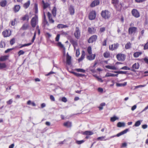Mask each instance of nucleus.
<instances>
[{"mask_svg":"<svg viewBox=\"0 0 148 148\" xmlns=\"http://www.w3.org/2000/svg\"><path fill=\"white\" fill-rule=\"evenodd\" d=\"M111 13L107 10H103L101 13V16L105 19H108L111 16Z\"/></svg>","mask_w":148,"mask_h":148,"instance_id":"1","label":"nucleus"},{"mask_svg":"<svg viewBox=\"0 0 148 148\" xmlns=\"http://www.w3.org/2000/svg\"><path fill=\"white\" fill-rule=\"evenodd\" d=\"M112 3L114 5L117 11L121 10L122 5L121 3L119 2V0H112Z\"/></svg>","mask_w":148,"mask_h":148,"instance_id":"2","label":"nucleus"},{"mask_svg":"<svg viewBox=\"0 0 148 148\" xmlns=\"http://www.w3.org/2000/svg\"><path fill=\"white\" fill-rule=\"evenodd\" d=\"M38 21V16L37 15H35V16L32 18L31 21V23L32 27L33 28L36 27Z\"/></svg>","mask_w":148,"mask_h":148,"instance_id":"3","label":"nucleus"},{"mask_svg":"<svg viewBox=\"0 0 148 148\" xmlns=\"http://www.w3.org/2000/svg\"><path fill=\"white\" fill-rule=\"evenodd\" d=\"M116 57L117 60L120 61H123L126 58L125 55L121 53L118 54L116 55Z\"/></svg>","mask_w":148,"mask_h":148,"instance_id":"4","label":"nucleus"},{"mask_svg":"<svg viewBox=\"0 0 148 148\" xmlns=\"http://www.w3.org/2000/svg\"><path fill=\"white\" fill-rule=\"evenodd\" d=\"M96 16V13L95 11V10L91 11L89 14V19L90 20H94Z\"/></svg>","mask_w":148,"mask_h":148,"instance_id":"5","label":"nucleus"},{"mask_svg":"<svg viewBox=\"0 0 148 148\" xmlns=\"http://www.w3.org/2000/svg\"><path fill=\"white\" fill-rule=\"evenodd\" d=\"M128 131L129 129H126L123 131H122L117 134L116 135L111 136L110 138H112L114 137H119L121 136L126 133Z\"/></svg>","mask_w":148,"mask_h":148,"instance_id":"6","label":"nucleus"},{"mask_svg":"<svg viewBox=\"0 0 148 148\" xmlns=\"http://www.w3.org/2000/svg\"><path fill=\"white\" fill-rule=\"evenodd\" d=\"M11 31L9 29H6L2 32V34L4 37H8L11 34Z\"/></svg>","mask_w":148,"mask_h":148,"instance_id":"7","label":"nucleus"},{"mask_svg":"<svg viewBox=\"0 0 148 148\" xmlns=\"http://www.w3.org/2000/svg\"><path fill=\"white\" fill-rule=\"evenodd\" d=\"M119 45V44L117 43H114L109 46V49L110 50L112 51L118 48Z\"/></svg>","mask_w":148,"mask_h":148,"instance_id":"8","label":"nucleus"},{"mask_svg":"<svg viewBox=\"0 0 148 148\" xmlns=\"http://www.w3.org/2000/svg\"><path fill=\"white\" fill-rule=\"evenodd\" d=\"M97 39V36L96 35H93L90 37L88 40V43H92L96 41Z\"/></svg>","mask_w":148,"mask_h":148,"instance_id":"9","label":"nucleus"},{"mask_svg":"<svg viewBox=\"0 0 148 148\" xmlns=\"http://www.w3.org/2000/svg\"><path fill=\"white\" fill-rule=\"evenodd\" d=\"M93 134L92 132L90 131H86L84 132L83 133V134L84 135H86L85 137V138L86 139H88L90 138V135H91Z\"/></svg>","mask_w":148,"mask_h":148,"instance_id":"10","label":"nucleus"},{"mask_svg":"<svg viewBox=\"0 0 148 148\" xmlns=\"http://www.w3.org/2000/svg\"><path fill=\"white\" fill-rule=\"evenodd\" d=\"M132 15L136 18H138L140 16L139 13L136 9H133L132 11Z\"/></svg>","mask_w":148,"mask_h":148,"instance_id":"11","label":"nucleus"},{"mask_svg":"<svg viewBox=\"0 0 148 148\" xmlns=\"http://www.w3.org/2000/svg\"><path fill=\"white\" fill-rule=\"evenodd\" d=\"M71 57L68 53H67L66 56V63L68 65H70L71 64Z\"/></svg>","mask_w":148,"mask_h":148,"instance_id":"12","label":"nucleus"},{"mask_svg":"<svg viewBox=\"0 0 148 148\" xmlns=\"http://www.w3.org/2000/svg\"><path fill=\"white\" fill-rule=\"evenodd\" d=\"M139 67V64L138 63H135L132 66V71H135V70L138 69Z\"/></svg>","mask_w":148,"mask_h":148,"instance_id":"13","label":"nucleus"},{"mask_svg":"<svg viewBox=\"0 0 148 148\" xmlns=\"http://www.w3.org/2000/svg\"><path fill=\"white\" fill-rule=\"evenodd\" d=\"M74 35L75 38L77 39H79L80 36V31L78 28H77L75 32L74 33Z\"/></svg>","mask_w":148,"mask_h":148,"instance_id":"14","label":"nucleus"},{"mask_svg":"<svg viewBox=\"0 0 148 148\" xmlns=\"http://www.w3.org/2000/svg\"><path fill=\"white\" fill-rule=\"evenodd\" d=\"M99 0H95L91 3L90 6L91 7H93L99 5Z\"/></svg>","mask_w":148,"mask_h":148,"instance_id":"15","label":"nucleus"},{"mask_svg":"<svg viewBox=\"0 0 148 148\" xmlns=\"http://www.w3.org/2000/svg\"><path fill=\"white\" fill-rule=\"evenodd\" d=\"M69 10L70 14L73 15L75 13V9L74 7L71 5L69 6Z\"/></svg>","mask_w":148,"mask_h":148,"instance_id":"16","label":"nucleus"},{"mask_svg":"<svg viewBox=\"0 0 148 148\" xmlns=\"http://www.w3.org/2000/svg\"><path fill=\"white\" fill-rule=\"evenodd\" d=\"M96 57V54H90V55L87 56H86V58L89 60H92L95 59Z\"/></svg>","mask_w":148,"mask_h":148,"instance_id":"17","label":"nucleus"},{"mask_svg":"<svg viewBox=\"0 0 148 148\" xmlns=\"http://www.w3.org/2000/svg\"><path fill=\"white\" fill-rule=\"evenodd\" d=\"M85 56V53L84 50L82 51V54L81 57L78 60L79 62H80L82 61L84 58Z\"/></svg>","mask_w":148,"mask_h":148,"instance_id":"18","label":"nucleus"},{"mask_svg":"<svg viewBox=\"0 0 148 148\" xmlns=\"http://www.w3.org/2000/svg\"><path fill=\"white\" fill-rule=\"evenodd\" d=\"M44 18L42 23V25L44 27H47L48 26L49 24L47 21L46 20V17L45 14H44Z\"/></svg>","mask_w":148,"mask_h":148,"instance_id":"19","label":"nucleus"},{"mask_svg":"<svg viewBox=\"0 0 148 148\" xmlns=\"http://www.w3.org/2000/svg\"><path fill=\"white\" fill-rule=\"evenodd\" d=\"M9 57V55H5L1 56L0 57V61H4L8 59Z\"/></svg>","mask_w":148,"mask_h":148,"instance_id":"20","label":"nucleus"},{"mask_svg":"<svg viewBox=\"0 0 148 148\" xmlns=\"http://www.w3.org/2000/svg\"><path fill=\"white\" fill-rule=\"evenodd\" d=\"M64 126L67 127H70L72 126V123L69 121L65 122L63 124Z\"/></svg>","mask_w":148,"mask_h":148,"instance_id":"21","label":"nucleus"},{"mask_svg":"<svg viewBox=\"0 0 148 148\" xmlns=\"http://www.w3.org/2000/svg\"><path fill=\"white\" fill-rule=\"evenodd\" d=\"M47 16L50 22L53 23L54 21L52 19L51 14L49 12H48L47 13Z\"/></svg>","mask_w":148,"mask_h":148,"instance_id":"22","label":"nucleus"},{"mask_svg":"<svg viewBox=\"0 0 148 148\" xmlns=\"http://www.w3.org/2000/svg\"><path fill=\"white\" fill-rule=\"evenodd\" d=\"M136 28H129L128 32L130 34H132L134 33L136 31Z\"/></svg>","mask_w":148,"mask_h":148,"instance_id":"23","label":"nucleus"},{"mask_svg":"<svg viewBox=\"0 0 148 148\" xmlns=\"http://www.w3.org/2000/svg\"><path fill=\"white\" fill-rule=\"evenodd\" d=\"M105 67L106 68L108 69H110L114 70H115L116 69V67L114 65H112V66L107 65L105 66Z\"/></svg>","mask_w":148,"mask_h":148,"instance_id":"24","label":"nucleus"},{"mask_svg":"<svg viewBox=\"0 0 148 148\" xmlns=\"http://www.w3.org/2000/svg\"><path fill=\"white\" fill-rule=\"evenodd\" d=\"M125 126V123L124 122H118L117 125L118 127H124Z\"/></svg>","mask_w":148,"mask_h":148,"instance_id":"25","label":"nucleus"},{"mask_svg":"<svg viewBox=\"0 0 148 148\" xmlns=\"http://www.w3.org/2000/svg\"><path fill=\"white\" fill-rule=\"evenodd\" d=\"M103 56L104 58H108L110 57V54L109 52L106 51L104 53Z\"/></svg>","mask_w":148,"mask_h":148,"instance_id":"26","label":"nucleus"},{"mask_svg":"<svg viewBox=\"0 0 148 148\" xmlns=\"http://www.w3.org/2000/svg\"><path fill=\"white\" fill-rule=\"evenodd\" d=\"M88 32L90 34H94L96 31L95 28H88Z\"/></svg>","mask_w":148,"mask_h":148,"instance_id":"27","label":"nucleus"},{"mask_svg":"<svg viewBox=\"0 0 148 148\" xmlns=\"http://www.w3.org/2000/svg\"><path fill=\"white\" fill-rule=\"evenodd\" d=\"M142 53L141 52H136L134 53L133 54L134 57V58H137Z\"/></svg>","mask_w":148,"mask_h":148,"instance_id":"28","label":"nucleus"},{"mask_svg":"<svg viewBox=\"0 0 148 148\" xmlns=\"http://www.w3.org/2000/svg\"><path fill=\"white\" fill-rule=\"evenodd\" d=\"M7 3V1L5 0H3L0 2V5L2 7L5 6Z\"/></svg>","mask_w":148,"mask_h":148,"instance_id":"29","label":"nucleus"},{"mask_svg":"<svg viewBox=\"0 0 148 148\" xmlns=\"http://www.w3.org/2000/svg\"><path fill=\"white\" fill-rule=\"evenodd\" d=\"M57 46L58 47H60V48L63 49L65 50V47H64V45L61 43L60 42H58L57 43Z\"/></svg>","mask_w":148,"mask_h":148,"instance_id":"30","label":"nucleus"},{"mask_svg":"<svg viewBox=\"0 0 148 148\" xmlns=\"http://www.w3.org/2000/svg\"><path fill=\"white\" fill-rule=\"evenodd\" d=\"M131 44L130 42H128L125 45V48L126 49H130L131 47Z\"/></svg>","mask_w":148,"mask_h":148,"instance_id":"31","label":"nucleus"},{"mask_svg":"<svg viewBox=\"0 0 148 148\" xmlns=\"http://www.w3.org/2000/svg\"><path fill=\"white\" fill-rule=\"evenodd\" d=\"M7 67V65L5 63H0V69H2L4 68H6Z\"/></svg>","mask_w":148,"mask_h":148,"instance_id":"32","label":"nucleus"},{"mask_svg":"<svg viewBox=\"0 0 148 148\" xmlns=\"http://www.w3.org/2000/svg\"><path fill=\"white\" fill-rule=\"evenodd\" d=\"M20 7L19 5H16L14 8V11L15 12H18L19 10Z\"/></svg>","mask_w":148,"mask_h":148,"instance_id":"33","label":"nucleus"},{"mask_svg":"<svg viewBox=\"0 0 148 148\" xmlns=\"http://www.w3.org/2000/svg\"><path fill=\"white\" fill-rule=\"evenodd\" d=\"M69 27H70V26L66 25H64L62 24H58L57 26V28H66Z\"/></svg>","mask_w":148,"mask_h":148,"instance_id":"34","label":"nucleus"},{"mask_svg":"<svg viewBox=\"0 0 148 148\" xmlns=\"http://www.w3.org/2000/svg\"><path fill=\"white\" fill-rule=\"evenodd\" d=\"M73 73L77 77H82L83 76H85V75L84 74H80L79 73H76L74 72H73Z\"/></svg>","mask_w":148,"mask_h":148,"instance_id":"35","label":"nucleus"},{"mask_svg":"<svg viewBox=\"0 0 148 148\" xmlns=\"http://www.w3.org/2000/svg\"><path fill=\"white\" fill-rule=\"evenodd\" d=\"M30 4V1L29 0L27 1V2L26 3H25L23 5L24 7L25 8H27L29 6V5Z\"/></svg>","mask_w":148,"mask_h":148,"instance_id":"36","label":"nucleus"},{"mask_svg":"<svg viewBox=\"0 0 148 148\" xmlns=\"http://www.w3.org/2000/svg\"><path fill=\"white\" fill-rule=\"evenodd\" d=\"M87 51L89 54L90 55L92 54V48L91 46H90L88 47L87 49Z\"/></svg>","mask_w":148,"mask_h":148,"instance_id":"37","label":"nucleus"},{"mask_svg":"<svg viewBox=\"0 0 148 148\" xmlns=\"http://www.w3.org/2000/svg\"><path fill=\"white\" fill-rule=\"evenodd\" d=\"M127 84L126 82H124L123 83H118L116 84V86L117 87H120L121 86H125Z\"/></svg>","mask_w":148,"mask_h":148,"instance_id":"38","label":"nucleus"},{"mask_svg":"<svg viewBox=\"0 0 148 148\" xmlns=\"http://www.w3.org/2000/svg\"><path fill=\"white\" fill-rule=\"evenodd\" d=\"M56 8L55 7H54L52 10V14L53 15V16L54 17H55L56 16Z\"/></svg>","mask_w":148,"mask_h":148,"instance_id":"39","label":"nucleus"},{"mask_svg":"<svg viewBox=\"0 0 148 148\" xmlns=\"http://www.w3.org/2000/svg\"><path fill=\"white\" fill-rule=\"evenodd\" d=\"M42 2L43 4V7L45 9L49 6V4L48 3H45L43 1H42Z\"/></svg>","mask_w":148,"mask_h":148,"instance_id":"40","label":"nucleus"},{"mask_svg":"<svg viewBox=\"0 0 148 148\" xmlns=\"http://www.w3.org/2000/svg\"><path fill=\"white\" fill-rule=\"evenodd\" d=\"M22 19L23 21L26 20L28 21L29 20V17L27 15H25L22 17Z\"/></svg>","mask_w":148,"mask_h":148,"instance_id":"41","label":"nucleus"},{"mask_svg":"<svg viewBox=\"0 0 148 148\" xmlns=\"http://www.w3.org/2000/svg\"><path fill=\"white\" fill-rule=\"evenodd\" d=\"M141 121L138 120L135 123L134 126L136 127H138L141 124Z\"/></svg>","mask_w":148,"mask_h":148,"instance_id":"42","label":"nucleus"},{"mask_svg":"<svg viewBox=\"0 0 148 148\" xmlns=\"http://www.w3.org/2000/svg\"><path fill=\"white\" fill-rule=\"evenodd\" d=\"M114 73L118 74H125L126 73V72L125 71H114Z\"/></svg>","mask_w":148,"mask_h":148,"instance_id":"43","label":"nucleus"},{"mask_svg":"<svg viewBox=\"0 0 148 148\" xmlns=\"http://www.w3.org/2000/svg\"><path fill=\"white\" fill-rule=\"evenodd\" d=\"M118 119V117L114 116L111 118L110 121L112 122H113Z\"/></svg>","mask_w":148,"mask_h":148,"instance_id":"44","label":"nucleus"},{"mask_svg":"<svg viewBox=\"0 0 148 148\" xmlns=\"http://www.w3.org/2000/svg\"><path fill=\"white\" fill-rule=\"evenodd\" d=\"M76 71L78 72L84 73L85 70L82 69H75Z\"/></svg>","mask_w":148,"mask_h":148,"instance_id":"45","label":"nucleus"},{"mask_svg":"<svg viewBox=\"0 0 148 148\" xmlns=\"http://www.w3.org/2000/svg\"><path fill=\"white\" fill-rule=\"evenodd\" d=\"M25 52L22 50H20L18 53V56H20L24 54Z\"/></svg>","mask_w":148,"mask_h":148,"instance_id":"46","label":"nucleus"},{"mask_svg":"<svg viewBox=\"0 0 148 148\" xmlns=\"http://www.w3.org/2000/svg\"><path fill=\"white\" fill-rule=\"evenodd\" d=\"M32 44V43H28L27 44H25L23 45H21V46L19 47V48H21L23 47L29 46Z\"/></svg>","mask_w":148,"mask_h":148,"instance_id":"47","label":"nucleus"},{"mask_svg":"<svg viewBox=\"0 0 148 148\" xmlns=\"http://www.w3.org/2000/svg\"><path fill=\"white\" fill-rule=\"evenodd\" d=\"M5 42L3 41H1L0 43V47L1 48H3L5 47Z\"/></svg>","mask_w":148,"mask_h":148,"instance_id":"48","label":"nucleus"},{"mask_svg":"<svg viewBox=\"0 0 148 148\" xmlns=\"http://www.w3.org/2000/svg\"><path fill=\"white\" fill-rule=\"evenodd\" d=\"M15 42V38H13L10 41V44L11 45H13Z\"/></svg>","mask_w":148,"mask_h":148,"instance_id":"49","label":"nucleus"},{"mask_svg":"<svg viewBox=\"0 0 148 148\" xmlns=\"http://www.w3.org/2000/svg\"><path fill=\"white\" fill-rule=\"evenodd\" d=\"M80 54L79 50V49H77L76 50L75 56L76 57H78Z\"/></svg>","mask_w":148,"mask_h":148,"instance_id":"50","label":"nucleus"},{"mask_svg":"<svg viewBox=\"0 0 148 148\" xmlns=\"http://www.w3.org/2000/svg\"><path fill=\"white\" fill-rule=\"evenodd\" d=\"M71 43L73 45L74 48H75V47L77 46V42L74 40H73L71 41Z\"/></svg>","mask_w":148,"mask_h":148,"instance_id":"51","label":"nucleus"},{"mask_svg":"<svg viewBox=\"0 0 148 148\" xmlns=\"http://www.w3.org/2000/svg\"><path fill=\"white\" fill-rule=\"evenodd\" d=\"M84 140H77L76 141V143L77 144L79 145L81 144L84 142Z\"/></svg>","mask_w":148,"mask_h":148,"instance_id":"52","label":"nucleus"},{"mask_svg":"<svg viewBox=\"0 0 148 148\" xmlns=\"http://www.w3.org/2000/svg\"><path fill=\"white\" fill-rule=\"evenodd\" d=\"M60 38V34H57L55 38V41L57 42H58Z\"/></svg>","mask_w":148,"mask_h":148,"instance_id":"53","label":"nucleus"},{"mask_svg":"<svg viewBox=\"0 0 148 148\" xmlns=\"http://www.w3.org/2000/svg\"><path fill=\"white\" fill-rule=\"evenodd\" d=\"M121 69L129 70L130 68L127 66H124L120 69Z\"/></svg>","mask_w":148,"mask_h":148,"instance_id":"54","label":"nucleus"},{"mask_svg":"<svg viewBox=\"0 0 148 148\" xmlns=\"http://www.w3.org/2000/svg\"><path fill=\"white\" fill-rule=\"evenodd\" d=\"M13 102L12 99H11L6 102V103L8 105H10Z\"/></svg>","mask_w":148,"mask_h":148,"instance_id":"55","label":"nucleus"},{"mask_svg":"<svg viewBox=\"0 0 148 148\" xmlns=\"http://www.w3.org/2000/svg\"><path fill=\"white\" fill-rule=\"evenodd\" d=\"M95 77L99 81L101 82H103V81L101 78L97 76H95Z\"/></svg>","mask_w":148,"mask_h":148,"instance_id":"56","label":"nucleus"},{"mask_svg":"<svg viewBox=\"0 0 148 148\" xmlns=\"http://www.w3.org/2000/svg\"><path fill=\"white\" fill-rule=\"evenodd\" d=\"M105 136H102L101 137H99L97 138V139L98 140H104V139L105 138Z\"/></svg>","mask_w":148,"mask_h":148,"instance_id":"57","label":"nucleus"},{"mask_svg":"<svg viewBox=\"0 0 148 148\" xmlns=\"http://www.w3.org/2000/svg\"><path fill=\"white\" fill-rule=\"evenodd\" d=\"M36 31H35L34 34V36H33V38L32 40V43H33L34 42L36 38Z\"/></svg>","mask_w":148,"mask_h":148,"instance_id":"58","label":"nucleus"},{"mask_svg":"<svg viewBox=\"0 0 148 148\" xmlns=\"http://www.w3.org/2000/svg\"><path fill=\"white\" fill-rule=\"evenodd\" d=\"M148 49V42L145 45L144 47V49L146 50Z\"/></svg>","mask_w":148,"mask_h":148,"instance_id":"59","label":"nucleus"},{"mask_svg":"<svg viewBox=\"0 0 148 148\" xmlns=\"http://www.w3.org/2000/svg\"><path fill=\"white\" fill-rule=\"evenodd\" d=\"M107 39H105L104 41L103 42L102 45L103 46H106L107 45Z\"/></svg>","mask_w":148,"mask_h":148,"instance_id":"60","label":"nucleus"},{"mask_svg":"<svg viewBox=\"0 0 148 148\" xmlns=\"http://www.w3.org/2000/svg\"><path fill=\"white\" fill-rule=\"evenodd\" d=\"M146 85V84H144L143 85H139L138 86H136L135 87V88L136 89L141 87H144Z\"/></svg>","mask_w":148,"mask_h":148,"instance_id":"61","label":"nucleus"},{"mask_svg":"<svg viewBox=\"0 0 148 148\" xmlns=\"http://www.w3.org/2000/svg\"><path fill=\"white\" fill-rule=\"evenodd\" d=\"M61 100L62 101L65 103L67 101L66 98L64 97H63L62 98Z\"/></svg>","mask_w":148,"mask_h":148,"instance_id":"62","label":"nucleus"},{"mask_svg":"<svg viewBox=\"0 0 148 148\" xmlns=\"http://www.w3.org/2000/svg\"><path fill=\"white\" fill-rule=\"evenodd\" d=\"M50 99L52 101H55V98L52 95H50Z\"/></svg>","mask_w":148,"mask_h":148,"instance_id":"63","label":"nucleus"},{"mask_svg":"<svg viewBox=\"0 0 148 148\" xmlns=\"http://www.w3.org/2000/svg\"><path fill=\"white\" fill-rule=\"evenodd\" d=\"M143 60L145 62L148 64V58H144Z\"/></svg>","mask_w":148,"mask_h":148,"instance_id":"64","label":"nucleus"}]
</instances>
